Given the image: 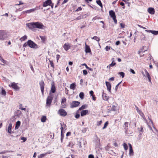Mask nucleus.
Returning a JSON list of instances; mask_svg holds the SVG:
<instances>
[{"label":"nucleus","instance_id":"6e6552de","mask_svg":"<svg viewBox=\"0 0 158 158\" xmlns=\"http://www.w3.org/2000/svg\"><path fill=\"white\" fill-rule=\"evenodd\" d=\"M40 8L38 7H36L34 8H33L29 10H27L23 12V13H29L31 12H33L36 10H38Z\"/></svg>","mask_w":158,"mask_h":158},{"label":"nucleus","instance_id":"c85d7f7f","mask_svg":"<svg viewBox=\"0 0 158 158\" xmlns=\"http://www.w3.org/2000/svg\"><path fill=\"white\" fill-rule=\"evenodd\" d=\"M91 39H94L98 42H99L100 40L99 38L96 36H94L93 37H92Z\"/></svg>","mask_w":158,"mask_h":158},{"label":"nucleus","instance_id":"13d9d810","mask_svg":"<svg viewBox=\"0 0 158 158\" xmlns=\"http://www.w3.org/2000/svg\"><path fill=\"white\" fill-rule=\"evenodd\" d=\"M65 93L66 94H68L69 93L68 90L67 89L66 87L65 88Z\"/></svg>","mask_w":158,"mask_h":158},{"label":"nucleus","instance_id":"680f3d73","mask_svg":"<svg viewBox=\"0 0 158 158\" xmlns=\"http://www.w3.org/2000/svg\"><path fill=\"white\" fill-rule=\"evenodd\" d=\"M82 10V8L81 7H79L76 10V11H80Z\"/></svg>","mask_w":158,"mask_h":158},{"label":"nucleus","instance_id":"ea45409f","mask_svg":"<svg viewBox=\"0 0 158 158\" xmlns=\"http://www.w3.org/2000/svg\"><path fill=\"white\" fill-rule=\"evenodd\" d=\"M1 94L4 96H5L6 94V92L4 89H2Z\"/></svg>","mask_w":158,"mask_h":158},{"label":"nucleus","instance_id":"412c9836","mask_svg":"<svg viewBox=\"0 0 158 158\" xmlns=\"http://www.w3.org/2000/svg\"><path fill=\"white\" fill-rule=\"evenodd\" d=\"M89 111L88 110H82L81 113V116H83L88 114Z\"/></svg>","mask_w":158,"mask_h":158},{"label":"nucleus","instance_id":"4c0bfd02","mask_svg":"<svg viewBox=\"0 0 158 158\" xmlns=\"http://www.w3.org/2000/svg\"><path fill=\"white\" fill-rule=\"evenodd\" d=\"M64 135L63 132H61V141L62 142L64 139Z\"/></svg>","mask_w":158,"mask_h":158},{"label":"nucleus","instance_id":"774afa93","mask_svg":"<svg viewBox=\"0 0 158 158\" xmlns=\"http://www.w3.org/2000/svg\"><path fill=\"white\" fill-rule=\"evenodd\" d=\"M2 62H3L4 64H6V61L4 60L3 59H2V60H1Z\"/></svg>","mask_w":158,"mask_h":158},{"label":"nucleus","instance_id":"423d86ee","mask_svg":"<svg viewBox=\"0 0 158 158\" xmlns=\"http://www.w3.org/2000/svg\"><path fill=\"white\" fill-rule=\"evenodd\" d=\"M58 114L60 116L64 117L66 115L67 112L64 109H61L58 111Z\"/></svg>","mask_w":158,"mask_h":158},{"label":"nucleus","instance_id":"4d7b16f0","mask_svg":"<svg viewBox=\"0 0 158 158\" xmlns=\"http://www.w3.org/2000/svg\"><path fill=\"white\" fill-rule=\"evenodd\" d=\"M102 121H98L97 122V125L98 126L100 125L102 123Z\"/></svg>","mask_w":158,"mask_h":158},{"label":"nucleus","instance_id":"e2e57ef3","mask_svg":"<svg viewBox=\"0 0 158 158\" xmlns=\"http://www.w3.org/2000/svg\"><path fill=\"white\" fill-rule=\"evenodd\" d=\"M80 117V114H77L75 115V117L76 118H79V117Z\"/></svg>","mask_w":158,"mask_h":158},{"label":"nucleus","instance_id":"bb28decb","mask_svg":"<svg viewBox=\"0 0 158 158\" xmlns=\"http://www.w3.org/2000/svg\"><path fill=\"white\" fill-rule=\"evenodd\" d=\"M46 119L47 118L46 116H42L41 118V121L43 123H44L46 122Z\"/></svg>","mask_w":158,"mask_h":158},{"label":"nucleus","instance_id":"20e7f679","mask_svg":"<svg viewBox=\"0 0 158 158\" xmlns=\"http://www.w3.org/2000/svg\"><path fill=\"white\" fill-rule=\"evenodd\" d=\"M109 14L111 17L112 18L114 23H117V20L114 12L113 11L111 10L109 11Z\"/></svg>","mask_w":158,"mask_h":158},{"label":"nucleus","instance_id":"f3484780","mask_svg":"<svg viewBox=\"0 0 158 158\" xmlns=\"http://www.w3.org/2000/svg\"><path fill=\"white\" fill-rule=\"evenodd\" d=\"M145 72V75L146 76L145 77H147L148 79V80L149 82H151V77L150 76V74L145 69H144Z\"/></svg>","mask_w":158,"mask_h":158},{"label":"nucleus","instance_id":"8fccbe9b","mask_svg":"<svg viewBox=\"0 0 158 158\" xmlns=\"http://www.w3.org/2000/svg\"><path fill=\"white\" fill-rule=\"evenodd\" d=\"M122 1L125 2L126 4L127 3L128 6H130L131 4V3L130 2H127L126 0H123Z\"/></svg>","mask_w":158,"mask_h":158},{"label":"nucleus","instance_id":"dca6fc26","mask_svg":"<svg viewBox=\"0 0 158 158\" xmlns=\"http://www.w3.org/2000/svg\"><path fill=\"white\" fill-rule=\"evenodd\" d=\"M106 84L107 90L109 91V92L111 93V85L110 83L109 82L106 81Z\"/></svg>","mask_w":158,"mask_h":158},{"label":"nucleus","instance_id":"a878e982","mask_svg":"<svg viewBox=\"0 0 158 158\" xmlns=\"http://www.w3.org/2000/svg\"><path fill=\"white\" fill-rule=\"evenodd\" d=\"M76 86L74 83H72L70 85V88L74 90L75 89Z\"/></svg>","mask_w":158,"mask_h":158},{"label":"nucleus","instance_id":"338daca9","mask_svg":"<svg viewBox=\"0 0 158 158\" xmlns=\"http://www.w3.org/2000/svg\"><path fill=\"white\" fill-rule=\"evenodd\" d=\"M89 158H94V156L93 155H89L88 156Z\"/></svg>","mask_w":158,"mask_h":158},{"label":"nucleus","instance_id":"393cba45","mask_svg":"<svg viewBox=\"0 0 158 158\" xmlns=\"http://www.w3.org/2000/svg\"><path fill=\"white\" fill-rule=\"evenodd\" d=\"M20 122L19 121H18L16 122L15 127V129H18L19 127L20 126Z\"/></svg>","mask_w":158,"mask_h":158},{"label":"nucleus","instance_id":"69168bd1","mask_svg":"<svg viewBox=\"0 0 158 158\" xmlns=\"http://www.w3.org/2000/svg\"><path fill=\"white\" fill-rule=\"evenodd\" d=\"M81 19V16H78L76 18V20H80V19Z\"/></svg>","mask_w":158,"mask_h":158},{"label":"nucleus","instance_id":"9d476101","mask_svg":"<svg viewBox=\"0 0 158 158\" xmlns=\"http://www.w3.org/2000/svg\"><path fill=\"white\" fill-rule=\"evenodd\" d=\"M40 87L41 92L43 94L44 88V83L43 81H41L40 83Z\"/></svg>","mask_w":158,"mask_h":158},{"label":"nucleus","instance_id":"4be33fe9","mask_svg":"<svg viewBox=\"0 0 158 158\" xmlns=\"http://www.w3.org/2000/svg\"><path fill=\"white\" fill-rule=\"evenodd\" d=\"M12 127V124L11 123H10L9 124L8 127V132L9 133H11V128Z\"/></svg>","mask_w":158,"mask_h":158},{"label":"nucleus","instance_id":"c03bdc74","mask_svg":"<svg viewBox=\"0 0 158 158\" xmlns=\"http://www.w3.org/2000/svg\"><path fill=\"white\" fill-rule=\"evenodd\" d=\"M111 110H113V111H116V106H115L114 105H113L112 106V107L111 108Z\"/></svg>","mask_w":158,"mask_h":158},{"label":"nucleus","instance_id":"e433bc0d","mask_svg":"<svg viewBox=\"0 0 158 158\" xmlns=\"http://www.w3.org/2000/svg\"><path fill=\"white\" fill-rule=\"evenodd\" d=\"M118 74L120 75L122 77V78H123L124 77L125 73L122 72H120L118 73Z\"/></svg>","mask_w":158,"mask_h":158},{"label":"nucleus","instance_id":"bf43d9fd","mask_svg":"<svg viewBox=\"0 0 158 158\" xmlns=\"http://www.w3.org/2000/svg\"><path fill=\"white\" fill-rule=\"evenodd\" d=\"M130 71L133 74H135V71L133 69H130Z\"/></svg>","mask_w":158,"mask_h":158},{"label":"nucleus","instance_id":"6e6d98bb","mask_svg":"<svg viewBox=\"0 0 158 158\" xmlns=\"http://www.w3.org/2000/svg\"><path fill=\"white\" fill-rule=\"evenodd\" d=\"M60 55H59L58 54H57L56 55V58L57 62H58V60L60 58Z\"/></svg>","mask_w":158,"mask_h":158},{"label":"nucleus","instance_id":"cd10ccee","mask_svg":"<svg viewBox=\"0 0 158 158\" xmlns=\"http://www.w3.org/2000/svg\"><path fill=\"white\" fill-rule=\"evenodd\" d=\"M79 96L81 99H83L84 97V93L82 92H81L79 94Z\"/></svg>","mask_w":158,"mask_h":158},{"label":"nucleus","instance_id":"aec40b11","mask_svg":"<svg viewBox=\"0 0 158 158\" xmlns=\"http://www.w3.org/2000/svg\"><path fill=\"white\" fill-rule=\"evenodd\" d=\"M61 132H63L64 130H66V126L65 124H64L63 123H61Z\"/></svg>","mask_w":158,"mask_h":158},{"label":"nucleus","instance_id":"3c124183","mask_svg":"<svg viewBox=\"0 0 158 158\" xmlns=\"http://www.w3.org/2000/svg\"><path fill=\"white\" fill-rule=\"evenodd\" d=\"M143 127H141L140 130L139 131L140 135H141L142 134L143 132Z\"/></svg>","mask_w":158,"mask_h":158},{"label":"nucleus","instance_id":"de8ad7c7","mask_svg":"<svg viewBox=\"0 0 158 158\" xmlns=\"http://www.w3.org/2000/svg\"><path fill=\"white\" fill-rule=\"evenodd\" d=\"M124 125H125V129H127V127H128V123L127 122H125V123H124Z\"/></svg>","mask_w":158,"mask_h":158},{"label":"nucleus","instance_id":"4468645a","mask_svg":"<svg viewBox=\"0 0 158 158\" xmlns=\"http://www.w3.org/2000/svg\"><path fill=\"white\" fill-rule=\"evenodd\" d=\"M56 90V87L54 83L53 82H52L51 84V92L52 93H55Z\"/></svg>","mask_w":158,"mask_h":158},{"label":"nucleus","instance_id":"37998d69","mask_svg":"<svg viewBox=\"0 0 158 158\" xmlns=\"http://www.w3.org/2000/svg\"><path fill=\"white\" fill-rule=\"evenodd\" d=\"M82 65H86V68L87 69H89V70H90V71H92L93 70V69L92 68H90L88 67L87 66V65L85 64H82Z\"/></svg>","mask_w":158,"mask_h":158},{"label":"nucleus","instance_id":"49530a36","mask_svg":"<svg viewBox=\"0 0 158 158\" xmlns=\"http://www.w3.org/2000/svg\"><path fill=\"white\" fill-rule=\"evenodd\" d=\"M16 113L17 114V115H19L22 113L19 110H17Z\"/></svg>","mask_w":158,"mask_h":158},{"label":"nucleus","instance_id":"c9c22d12","mask_svg":"<svg viewBox=\"0 0 158 158\" xmlns=\"http://www.w3.org/2000/svg\"><path fill=\"white\" fill-rule=\"evenodd\" d=\"M115 64L116 63L115 62H114L113 61L112 63L109 65V68L114 66L115 65Z\"/></svg>","mask_w":158,"mask_h":158},{"label":"nucleus","instance_id":"473e14b6","mask_svg":"<svg viewBox=\"0 0 158 158\" xmlns=\"http://www.w3.org/2000/svg\"><path fill=\"white\" fill-rule=\"evenodd\" d=\"M96 2L101 8H102V5L100 1H96Z\"/></svg>","mask_w":158,"mask_h":158},{"label":"nucleus","instance_id":"a19ab883","mask_svg":"<svg viewBox=\"0 0 158 158\" xmlns=\"http://www.w3.org/2000/svg\"><path fill=\"white\" fill-rule=\"evenodd\" d=\"M46 155V154H41L39 156H38L39 158H42L44 157Z\"/></svg>","mask_w":158,"mask_h":158},{"label":"nucleus","instance_id":"603ef678","mask_svg":"<svg viewBox=\"0 0 158 158\" xmlns=\"http://www.w3.org/2000/svg\"><path fill=\"white\" fill-rule=\"evenodd\" d=\"M83 74L85 75L87 74V71L86 70H83Z\"/></svg>","mask_w":158,"mask_h":158},{"label":"nucleus","instance_id":"09e8293b","mask_svg":"<svg viewBox=\"0 0 158 158\" xmlns=\"http://www.w3.org/2000/svg\"><path fill=\"white\" fill-rule=\"evenodd\" d=\"M110 48H111L110 46H107L105 48V50L106 51H107L109 50Z\"/></svg>","mask_w":158,"mask_h":158},{"label":"nucleus","instance_id":"7ed1b4c3","mask_svg":"<svg viewBox=\"0 0 158 158\" xmlns=\"http://www.w3.org/2000/svg\"><path fill=\"white\" fill-rule=\"evenodd\" d=\"M53 96L52 95H50L48 97L46 100V106H50L53 99Z\"/></svg>","mask_w":158,"mask_h":158},{"label":"nucleus","instance_id":"a18cd8bd","mask_svg":"<svg viewBox=\"0 0 158 158\" xmlns=\"http://www.w3.org/2000/svg\"><path fill=\"white\" fill-rule=\"evenodd\" d=\"M145 51H146V50H145L143 52L142 51H142H139V53L140 54V57H142L143 56V55H142V54H141V53H143V52H144Z\"/></svg>","mask_w":158,"mask_h":158},{"label":"nucleus","instance_id":"39448f33","mask_svg":"<svg viewBox=\"0 0 158 158\" xmlns=\"http://www.w3.org/2000/svg\"><path fill=\"white\" fill-rule=\"evenodd\" d=\"M80 104V102L78 101H73L70 104V107L73 108L76 107H77Z\"/></svg>","mask_w":158,"mask_h":158},{"label":"nucleus","instance_id":"5fc2aeb1","mask_svg":"<svg viewBox=\"0 0 158 158\" xmlns=\"http://www.w3.org/2000/svg\"><path fill=\"white\" fill-rule=\"evenodd\" d=\"M21 139L23 140L24 142L26 141L27 140V138L24 137H22Z\"/></svg>","mask_w":158,"mask_h":158},{"label":"nucleus","instance_id":"0e129e2a","mask_svg":"<svg viewBox=\"0 0 158 158\" xmlns=\"http://www.w3.org/2000/svg\"><path fill=\"white\" fill-rule=\"evenodd\" d=\"M120 26L122 28H123L125 27L124 24H123V23H121L120 24Z\"/></svg>","mask_w":158,"mask_h":158},{"label":"nucleus","instance_id":"c756f323","mask_svg":"<svg viewBox=\"0 0 158 158\" xmlns=\"http://www.w3.org/2000/svg\"><path fill=\"white\" fill-rule=\"evenodd\" d=\"M40 37L42 40V41L44 43L45 42L46 39V37L44 36H40Z\"/></svg>","mask_w":158,"mask_h":158},{"label":"nucleus","instance_id":"7c9ffc66","mask_svg":"<svg viewBox=\"0 0 158 158\" xmlns=\"http://www.w3.org/2000/svg\"><path fill=\"white\" fill-rule=\"evenodd\" d=\"M86 106L85 105H83L81 107L79 108V109L78 111L81 110H83L85 109L86 107Z\"/></svg>","mask_w":158,"mask_h":158},{"label":"nucleus","instance_id":"b1692460","mask_svg":"<svg viewBox=\"0 0 158 158\" xmlns=\"http://www.w3.org/2000/svg\"><path fill=\"white\" fill-rule=\"evenodd\" d=\"M146 31H147L148 32H151L152 33V34L155 35H157V31H152L150 30H146Z\"/></svg>","mask_w":158,"mask_h":158},{"label":"nucleus","instance_id":"2eb2a0df","mask_svg":"<svg viewBox=\"0 0 158 158\" xmlns=\"http://www.w3.org/2000/svg\"><path fill=\"white\" fill-rule=\"evenodd\" d=\"M66 99L64 97L62 99V101H61V103L62 104L61 108H65L66 107L65 104H64V103H65L66 101Z\"/></svg>","mask_w":158,"mask_h":158},{"label":"nucleus","instance_id":"f257e3e1","mask_svg":"<svg viewBox=\"0 0 158 158\" xmlns=\"http://www.w3.org/2000/svg\"><path fill=\"white\" fill-rule=\"evenodd\" d=\"M26 25L29 29L33 31H35V28L43 29L44 27L42 23L39 22L30 23H27Z\"/></svg>","mask_w":158,"mask_h":158},{"label":"nucleus","instance_id":"1a4fd4ad","mask_svg":"<svg viewBox=\"0 0 158 158\" xmlns=\"http://www.w3.org/2000/svg\"><path fill=\"white\" fill-rule=\"evenodd\" d=\"M51 3H52V2L51 0H47L43 2V6L44 7H46L50 5Z\"/></svg>","mask_w":158,"mask_h":158},{"label":"nucleus","instance_id":"6ab92c4d","mask_svg":"<svg viewBox=\"0 0 158 158\" xmlns=\"http://www.w3.org/2000/svg\"><path fill=\"white\" fill-rule=\"evenodd\" d=\"M85 51L86 53H89L91 52V51L89 46L85 44Z\"/></svg>","mask_w":158,"mask_h":158},{"label":"nucleus","instance_id":"a211bd4d","mask_svg":"<svg viewBox=\"0 0 158 158\" xmlns=\"http://www.w3.org/2000/svg\"><path fill=\"white\" fill-rule=\"evenodd\" d=\"M148 12L151 15H153L155 13V10L154 8L149 7L148 9Z\"/></svg>","mask_w":158,"mask_h":158},{"label":"nucleus","instance_id":"f03ea898","mask_svg":"<svg viewBox=\"0 0 158 158\" xmlns=\"http://www.w3.org/2000/svg\"><path fill=\"white\" fill-rule=\"evenodd\" d=\"M27 45L31 48L37 49L39 48L38 46L31 40L27 41Z\"/></svg>","mask_w":158,"mask_h":158},{"label":"nucleus","instance_id":"2f4dec72","mask_svg":"<svg viewBox=\"0 0 158 158\" xmlns=\"http://www.w3.org/2000/svg\"><path fill=\"white\" fill-rule=\"evenodd\" d=\"M141 115L142 116V117L143 118V119L145 121V123H146L147 124H148V121L146 119L143 113H141Z\"/></svg>","mask_w":158,"mask_h":158},{"label":"nucleus","instance_id":"72a5a7b5","mask_svg":"<svg viewBox=\"0 0 158 158\" xmlns=\"http://www.w3.org/2000/svg\"><path fill=\"white\" fill-rule=\"evenodd\" d=\"M124 148L125 150H127L128 149V146L126 143H124L123 144Z\"/></svg>","mask_w":158,"mask_h":158},{"label":"nucleus","instance_id":"79ce46f5","mask_svg":"<svg viewBox=\"0 0 158 158\" xmlns=\"http://www.w3.org/2000/svg\"><path fill=\"white\" fill-rule=\"evenodd\" d=\"M145 35L143 34H142L141 35L140 39L141 40H144L145 39Z\"/></svg>","mask_w":158,"mask_h":158},{"label":"nucleus","instance_id":"5701e85b","mask_svg":"<svg viewBox=\"0 0 158 158\" xmlns=\"http://www.w3.org/2000/svg\"><path fill=\"white\" fill-rule=\"evenodd\" d=\"M102 98L103 100H107L109 99V97L107 95V94L104 93L102 94Z\"/></svg>","mask_w":158,"mask_h":158},{"label":"nucleus","instance_id":"9b49d317","mask_svg":"<svg viewBox=\"0 0 158 158\" xmlns=\"http://www.w3.org/2000/svg\"><path fill=\"white\" fill-rule=\"evenodd\" d=\"M5 32L3 30H0V40H3L5 39Z\"/></svg>","mask_w":158,"mask_h":158},{"label":"nucleus","instance_id":"0eeeda50","mask_svg":"<svg viewBox=\"0 0 158 158\" xmlns=\"http://www.w3.org/2000/svg\"><path fill=\"white\" fill-rule=\"evenodd\" d=\"M9 86L11 87L12 88L16 90H18L19 89V86H18L17 84L15 82L11 83L9 85Z\"/></svg>","mask_w":158,"mask_h":158},{"label":"nucleus","instance_id":"ddd939ff","mask_svg":"<svg viewBox=\"0 0 158 158\" xmlns=\"http://www.w3.org/2000/svg\"><path fill=\"white\" fill-rule=\"evenodd\" d=\"M128 145L129 147V155L130 156H133L134 155V152L131 145L130 143H128Z\"/></svg>","mask_w":158,"mask_h":158},{"label":"nucleus","instance_id":"052dcab7","mask_svg":"<svg viewBox=\"0 0 158 158\" xmlns=\"http://www.w3.org/2000/svg\"><path fill=\"white\" fill-rule=\"evenodd\" d=\"M89 94H90V95L91 96H93V94H94V92L93 91H92V90H91L89 92Z\"/></svg>","mask_w":158,"mask_h":158},{"label":"nucleus","instance_id":"58836bf2","mask_svg":"<svg viewBox=\"0 0 158 158\" xmlns=\"http://www.w3.org/2000/svg\"><path fill=\"white\" fill-rule=\"evenodd\" d=\"M108 124V121H106L104 124V127H102V129H105L107 126Z\"/></svg>","mask_w":158,"mask_h":158},{"label":"nucleus","instance_id":"864d4df0","mask_svg":"<svg viewBox=\"0 0 158 158\" xmlns=\"http://www.w3.org/2000/svg\"><path fill=\"white\" fill-rule=\"evenodd\" d=\"M50 63L51 66L52 67L54 68V66L53 63V62L51 60H50Z\"/></svg>","mask_w":158,"mask_h":158},{"label":"nucleus","instance_id":"f8f14e48","mask_svg":"<svg viewBox=\"0 0 158 158\" xmlns=\"http://www.w3.org/2000/svg\"><path fill=\"white\" fill-rule=\"evenodd\" d=\"M70 44L68 43L64 44L63 46V48L66 51L69 50L70 48Z\"/></svg>","mask_w":158,"mask_h":158},{"label":"nucleus","instance_id":"f704fd0d","mask_svg":"<svg viewBox=\"0 0 158 158\" xmlns=\"http://www.w3.org/2000/svg\"><path fill=\"white\" fill-rule=\"evenodd\" d=\"M27 36L26 35H24V36L22 37L20 40L21 41H24L27 39Z\"/></svg>","mask_w":158,"mask_h":158}]
</instances>
